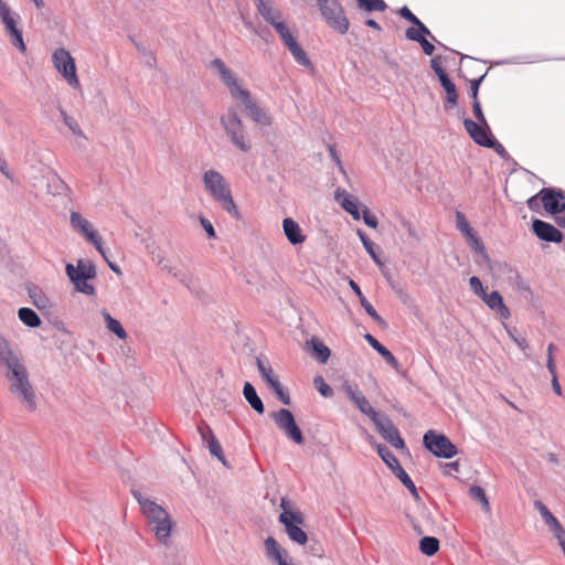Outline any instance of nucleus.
Returning a JSON list of instances; mask_svg holds the SVG:
<instances>
[{
    "mask_svg": "<svg viewBox=\"0 0 565 565\" xmlns=\"http://www.w3.org/2000/svg\"><path fill=\"white\" fill-rule=\"evenodd\" d=\"M210 67L216 71L231 93V96L239 100L244 106L247 116L256 124L260 126H270L273 124L271 116L252 98V94L248 89L243 88L234 73L226 66L223 60L214 58L210 63Z\"/></svg>",
    "mask_w": 565,
    "mask_h": 565,
    "instance_id": "f257e3e1",
    "label": "nucleus"
},
{
    "mask_svg": "<svg viewBox=\"0 0 565 565\" xmlns=\"http://www.w3.org/2000/svg\"><path fill=\"white\" fill-rule=\"evenodd\" d=\"M134 498L140 505L141 512L148 520V524L156 537L167 544L172 530V521L167 510L138 490H131Z\"/></svg>",
    "mask_w": 565,
    "mask_h": 565,
    "instance_id": "f03ea898",
    "label": "nucleus"
},
{
    "mask_svg": "<svg viewBox=\"0 0 565 565\" xmlns=\"http://www.w3.org/2000/svg\"><path fill=\"white\" fill-rule=\"evenodd\" d=\"M202 181L205 190L221 205V207L235 220H241L242 215L232 196L230 184L224 175L214 169H210L203 173Z\"/></svg>",
    "mask_w": 565,
    "mask_h": 565,
    "instance_id": "7ed1b4c3",
    "label": "nucleus"
},
{
    "mask_svg": "<svg viewBox=\"0 0 565 565\" xmlns=\"http://www.w3.org/2000/svg\"><path fill=\"white\" fill-rule=\"evenodd\" d=\"M10 392L21 401L28 411L34 412L38 407L36 395L29 380V373L24 364L8 371Z\"/></svg>",
    "mask_w": 565,
    "mask_h": 565,
    "instance_id": "20e7f679",
    "label": "nucleus"
},
{
    "mask_svg": "<svg viewBox=\"0 0 565 565\" xmlns=\"http://www.w3.org/2000/svg\"><path fill=\"white\" fill-rule=\"evenodd\" d=\"M220 121L226 136L237 149L243 152H248L252 149L244 124L234 107H230L227 111L221 116Z\"/></svg>",
    "mask_w": 565,
    "mask_h": 565,
    "instance_id": "39448f33",
    "label": "nucleus"
},
{
    "mask_svg": "<svg viewBox=\"0 0 565 565\" xmlns=\"http://www.w3.org/2000/svg\"><path fill=\"white\" fill-rule=\"evenodd\" d=\"M326 23L340 34L349 31L350 22L339 0H317Z\"/></svg>",
    "mask_w": 565,
    "mask_h": 565,
    "instance_id": "423d86ee",
    "label": "nucleus"
},
{
    "mask_svg": "<svg viewBox=\"0 0 565 565\" xmlns=\"http://www.w3.org/2000/svg\"><path fill=\"white\" fill-rule=\"evenodd\" d=\"M52 64L70 87L74 89L81 88L75 60L66 49L58 47L54 50Z\"/></svg>",
    "mask_w": 565,
    "mask_h": 565,
    "instance_id": "0eeeda50",
    "label": "nucleus"
},
{
    "mask_svg": "<svg viewBox=\"0 0 565 565\" xmlns=\"http://www.w3.org/2000/svg\"><path fill=\"white\" fill-rule=\"evenodd\" d=\"M70 223L72 230L84 236L88 243H90L95 249L107 260L108 249L104 247L103 238L98 232L94 228L93 224L85 218L79 212L72 211L70 213Z\"/></svg>",
    "mask_w": 565,
    "mask_h": 565,
    "instance_id": "6e6552de",
    "label": "nucleus"
},
{
    "mask_svg": "<svg viewBox=\"0 0 565 565\" xmlns=\"http://www.w3.org/2000/svg\"><path fill=\"white\" fill-rule=\"evenodd\" d=\"M377 455L385 462V465L391 469L394 476L399 479V481L405 486V488L411 492L415 500H419V494L417 488L407 472L401 466L398 459L395 455L384 445H376Z\"/></svg>",
    "mask_w": 565,
    "mask_h": 565,
    "instance_id": "1a4fd4ad",
    "label": "nucleus"
},
{
    "mask_svg": "<svg viewBox=\"0 0 565 565\" xmlns=\"http://www.w3.org/2000/svg\"><path fill=\"white\" fill-rule=\"evenodd\" d=\"M273 29L276 31V33L279 35L280 40L285 44V46L288 49L290 54L292 55L294 60L301 66H311V61L306 53V51L300 46V44L297 42L296 36L292 34L290 28L286 23L285 20H282L279 23H276Z\"/></svg>",
    "mask_w": 565,
    "mask_h": 565,
    "instance_id": "9d476101",
    "label": "nucleus"
},
{
    "mask_svg": "<svg viewBox=\"0 0 565 565\" xmlns=\"http://www.w3.org/2000/svg\"><path fill=\"white\" fill-rule=\"evenodd\" d=\"M424 446L438 458L450 459L457 455V447L444 434L428 430L423 437Z\"/></svg>",
    "mask_w": 565,
    "mask_h": 565,
    "instance_id": "9b49d317",
    "label": "nucleus"
},
{
    "mask_svg": "<svg viewBox=\"0 0 565 565\" xmlns=\"http://www.w3.org/2000/svg\"><path fill=\"white\" fill-rule=\"evenodd\" d=\"M270 418L274 420L276 426L285 433L287 438L297 445H301L303 443L302 433L295 420L294 414L289 409L280 408L273 412L270 413Z\"/></svg>",
    "mask_w": 565,
    "mask_h": 565,
    "instance_id": "f8f14e48",
    "label": "nucleus"
},
{
    "mask_svg": "<svg viewBox=\"0 0 565 565\" xmlns=\"http://www.w3.org/2000/svg\"><path fill=\"white\" fill-rule=\"evenodd\" d=\"M279 521L285 525V530L289 539L300 545H303L308 536L299 526L302 524L303 518L300 512L285 511L279 515Z\"/></svg>",
    "mask_w": 565,
    "mask_h": 565,
    "instance_id": "ddd939ff",
    "label": "nucleus"
},
{
    "mask_svg": "<svg viewBox=\"0 0 565 565\" xmlns=\"http://www.w3.org/2000/svg\"><path fill=\"white\" fill-rule=\"evenodd\" d=\"M343 391L350 401L356 406V408L364 415H366L373 423L382 416L379 412H376L367 398L363 395L356 384H351L345 382L343 384Z\"/></svg>",
    "mask_w": 565,
    "mask_h": 565,
    "instance_id": "4468645a",
    "label": "nucleus"
},
{
    "mask_svg": "<svg viewBox=\"0 0 565 565\" xmlns=\"http://www.w3.org/2000/svg\"><path fill=\"white\" fill-rule=\"evenodd\" d=\"M373 424L381 436L394 448L403 449L405 447V443L401 437L398 429L386 415L380 416Z\"/></svg>",
    "mask_w": 565,
    "mask_h": 565,
    "instance_id": "2eb2a0df",
    "label": "nucleus"
},
{
    "mask_svg": "<svg viewBox=\"0 0 565 565\" xmlns=\"http://www.w3.org/2000/svg\"><path fill=\"white\" fill-rule=\"evenodd\" d=\"M463 126L471 139L479 146L487 147L491 145V139L494 137L489 126L481 125L470 118L463 120Z\"/></svg>",
    "mask_w": 565,
    "mask_h": 565,
    "instance_id": "dca6fc26",
    "label": "nucleus"
},
{
    "mask_svg": "<svg viewBox=\"0 0 565 565\" xmlns=\"http://www.w3.org/2000/svg\"><path fill=\"white\" fill-rule=\"evenodd\" d=\"M544 209L551 214H558L565 210L564 196L561 191L544 188L539 192Z\"/></svg>",
    "mask_w": 565,
    "mask_h": 565,
    "instance_id": "f3484780",
    "label": "nucleus"
},
{
    "mask_svg": "<svg viewBox=\"0 0 565 565\" xmlns=\"http://www.w3.org/2000/svg\"><path fill=\"white\" fill-rule=\"evenodd\" d=\"M0 364L8 371L23 364L19 352L14 351L11 342L0 332Z\"/></svg>",
    "mask_w": 565,
    "mask_h": 565,
    "instance_id": "a211bd4d",
    "label": "nucleus"
},
{
    "mask_svg": "<svg viewBox=\"0 0 565 565\" xmlns=\"http://www.w3.org/2000/svg\"><path fill=\"white\" fill-rule=\"evenodd\" d=\"M532 230L540 239L545 242L561 243L563 239V234L558 228L539 218L533 221Z\"/></svg>",
    "mask_w": 565,
    "mask_h": 565,
    "instance_id": "6ab92c4d",
    "label": "nucleus"
},
{
    "mask_svg": "<svg viewBox=\"0 0 565 565\" xmlns=\"http://www.w3.org/2000/svg\"><path fill=\"white\" fill-rule=\"evenodd\" d=\"M264 545L269 559L276 562L278 565H295L290 561L289 553L282 548L273 536H268Z\"/></svg>",
    "mask_w": 565,
    "mask_h": 565,
    "instance_id": "aec40b11",
    "label": "nucleus"
},
{
    "mask_svg": "<svg viewBox=\"0 0 565 565\" xmlns=\"http://www.w3.org/2000/svg\"><path fill=\"white\" fill-rule=\"evenodd\" d=\"M534 508L541 514L545 524L554 533V536L559 540L565 537V530L561 522L553 515L548 508L540 500L534 501Z\"/></svg>",
    "mask_w": 565,
    "mask_h": 565,
    "instance_id": "412c9836",
    "label": "nucleus"
},
{
    "mask_svg": "<svg viewBox=\"0 0 565 565\" xmlns=\"http://www.w3.org/2000/svg\"><path fill=\"white\" fill-rule=\"evenodd\" d=\"M256 9L264 21L271 26L285 20L282 12L274 6L273 0H259Z\"/></svg>",
    "mask_w": 565,
    "mask_h": 565,
    "instance_id": "4be33fe9",
    "label": "nucleus"
},
{
    "mask_svg": "<svg viewBox=\"0 0 565 565\" xmlns=\"http://www.w3.org/2000/svg\"><path fill=\"white\" fill-rule=\"evenodd\" d=\"M306 350L320 364L327 363L331 355V350L317 337L306 342Z\"/></svg>",
    "mask_w": 565,
    "mask_h": 565,
    "instance_id": "5701e85b",
    "label": "nucleus"
},
{
    "mask_svg": "<svg viewBox=\"0 0 565 565\" xmlns=\"http://www.w3.org/2000/svg\"><path fill=\"white\" fill-rule=\"evenodd\" d=\"M65 270L76 291L86 296H94L96 294L95 287L88 282L92 278L78 276L73 264H67Z\"/></svg>",
    "mask_w": 565,
    "mask_h": 565,
    "instance_id": "b1692460",
    "label": "nucleus"
},
{
    "mask_svg": "<svg viewBox=\"0 0 565 565\" xmlns=\"http://www.w3.org/2000/svg\"><path fill=\"white\" fill-rule=\"evenodd\" d=\"M334 199L354 220L361 218L358 200L351 196L344 189L335 190Z\"/></svg>",
    "mask_w": 565,
    "mask_h": 565,
    "instance_id": "393cba45",
    "label": "nucleus"
},
{
    "mask_svg": "<svg viewBox=\"0 0 565 565\" xmlns=\"http://www.w3.org/2000/svg\"><path fill=\"white\" fill-rule=\"evenodd\" d=\"M481 299L487 303V306L491 309L497 311L499 317L501 319H509L511 313L509 308L504 305L503 298L500 295L499 291L493 290L490 294L484 292V295L481 297Z\"/></svg>",
    "mask_w": 565,
    "mask_h": 565,
    "instance_id": "a878e982",
    "label": "nucleus"
},
{
    "mask_svg": "<svg viewBox=\"0 0 565 565\" xmlns=\"http://www.w3.org/2000/svg\"><path fill=\"white\" fill-rule=\"evenodd\" d=\"M282 230L291 245H300L306 241V235L302 233L300 225L291 217L282 220Z\"/></svg>",
    "mask_w": 565,
    "mask_h": 565,
    "instance_id": "bb28decb",
    "label": "nucleus"
},
{
    "mask_svg": "<svg viewBox=\"0 0 565 565\" xmlns=\"http://www.w3.org/2000/svg\"><path fill=\"white\" fill-rule=\"evenodd\" d=\"M46 190L54 196L67 195L70 192L68 185L55 171H51L46 175Z\"/></svg>",
    "mask_w": 565,
    "mask_h": 565,
    "instance_id": "cd10ccee",
    "label": "nucleus"
},
{
    "mask_svg": "<svg viewBox=\"0 0 565 565\" xmlns=\"http://www.w3.org/2000/svg\"><path fill=\"white\" fill-rule=\"evenodd\" d=\"M367 343L390 364L394 370L398 371L399 363L392 352L381 344L372 334H365Z\"/></svg>",
    "mask_w": 565,
    "mask_h": 565,
    "instance_id": "c85d7f7f",
    "label": "nucleus"
},
{
    "mask_svg": "<svg viewBox=\"0 0 565 565\" xmlns=\"http://www.w3.org/2000/svg\"><path fill=\"white\" fill-rule=\"evenodd\" d=\"M243 395L244 398L247 401V403L250 405V407L259 415L264 414L265 406L262 401V398L258 396L255 387L249 383L246 382L243 386Z\"/></svg>",
    "mask_w": 565,
    "mask_h": 565,
    "instance_id": "c756f323",
    "label": "nucleus"
},
{
    "mask_svg": "<svg viewBox=\"0 0 565 565\" xmlns=\"http://www.w3.org/2000/svg\"><path fill=\"white\" fill-rule=\"evenodd\" d=\"M0 19L10 35L20 30L17 25L19 15L12 13L9 6L1 7Z\"/></svg>",
    "mask_w": 565,
    "mask_h": 565,
    "instance_id": "7c9ffc66",
    "label": "nucleus"
},
{
    "mask_svg": "<svg viewBox=\"0 0 565 565\" xmlns=\"http://www.w3.org/2000/svg\"><path fill=\"white\" fill-rule=\"evenodd\" d=\"M405 35L408 40L419 43L426 55H431L434 53L435 46L426 38L419 34L415 28H408Z\"/></svg>",
    "mask_w": 565,
    "mask_h": 565,
    "instance_id": "2f4dec72",
    "label": "nucleus"
},
{
    "mask_svg": "<svg viewBox=\"0 0 565 565\" xmlns=\"http://www.w3.org/2000/svg\"><path fill=\"white\" fill-rule=\"evenodd\" d=\"M103 317L106 323L107 329L116 334L120 340L127 339V332L121 326L120 321L113 318L109 312L103 311Z\"/></svg>",
    "mask_w": 565,
    "mask_h": 565,
    "instance_id": "473e14b6",
    "label": "nucleus"
},
{
    "mask_svg": "<svg viewBox=\"0 0 565 565\" xmlns=\"http://www.w3.org/2000/svg\"><path fill=\"white\" fill-rule=\"evenodd\" d=\"M18 317L25 326L30 328H36L41 324V318L31 308H20L18 311Z\"/></svg>",
    "mask_w": 565,
    "mask_h": 565,
    "instance_id": "72a5a7b5",
    "label": "nucleus"
},
{
    "mask_svg": "<svg viewBox=\"0 0 565 565\" xmlns=\"http://www.w3.org/2000/svg\"><path fill=\"white\" fill-rule=\"evenodd\" d=\"M439 82L447 94V102L451 106H456L458 102V94L454 82L449 78L448 74L440 76Z\"/></svg>",
    "mask_w": 565,
    "mask_h": 565,
    "instance_id": "f704fd0d",
    "label": "nucleus"
},
{
    "mask_svg": "<svg viewBox=\"0 0 565 565\" xmlns=\"http://www.w3.org/2000/svg\"><path fill=\"white\" fill-rule=\"evenodd\" d=\"M439 540L435 536H424L419 541V550L426 556H433L439 551Z\"/></svg>",
    "mask_w": 565,
    "mask_h": 565,
    "instance_id": "c9c22d12",
    "label": "nucleus"
},
{
    "mask_svg": "<svg viewBox=\"0 0 565 565\" xmlns=\"http://www.w3.org/2000/svg\"><path fill=\"white\" fill-rule=\"evenodd\" d=\"M256 363L260 377L267 383V385L278 380V376L274 373L269 362L264 361L262 358H257Z\"/></svg>",
    "mask_w": 565,
    "mask_h": 565,
    "instance_id": "e433bc0d",
    "label": "nucleus"
},
{
    "mask_svg": "<svg viewBox=\"0 0 565 565\" xmlns=\"http://www.w3.org/2000/svg\"><path fill=\"white\" fill-rule=\"evenodd\" d=\"M469 497L479 502L486 512L490 511V503L487 498L486 491L480 486H471L469 488Z\"/></svg>",
    "mask_w": 565,
    "mask_h": 565,
    "instance_id": "4c0bfd02",
    "label": "nucleus"
},
{
    "mask_svg": "<svg viewBox=\"0 0 565 565\" xmlns=\"http://www.w3.org/2000/svg\"><path fill=\"white\" fill-rule=\"evenodd\" d=\"M456 227L467 239L476 234V231L470 226L465 214L460 211L456 212Z\"/></svg>",
    "mask_w": 565,
    "mask_h": 565,
    "instance_id": "58836bf2",
    "label": "nucleus"
},
{
    "mask_svg": "<svg viewBox=\"0 0 565 565\" xmlns=\"http://www.w3.org/2000/svg\"><path fill=\"white\" fill-rule=\"evenodd\" d=\"M75 271L78 276L84 278H95L96 277V267L89 260L79 259L77 260V265L75 266Z\"/></svg>",
    "mask_w": 565,
    "mask_h": 565,
    "instance_id": "ea45409f",
    "label": "nucleus"
},
{
    "mask_svg": "<svg viewBox=\"0 0 565 565\" xmlns=\"http://www.w3.org/2000/svg\"><path fill=\"white\" fill-rule=\"evenodd\" d=\"M360 239L367 252V254L371 256V258L376 263L377 265H382L381 258L375 252V244L363 233L362 231L358 232Z\"/></svg>",
    "mask_w": 565,
    "mask_h": 565,
    "instance_id": "a19ab883",
    "label": "nucleus"
},
{
    "mask_svg": "<svg viewBox=\"0 0 565 565\" xmlns=\"http://www.w3.org/2000/svg\"><path fill=\"white\" fill-rule=\"evenodd\" d=\"M60 114L64 124L75 136L84 137V134L75 118L68 116L62 107H60Z\"/></svg>",
    "mask_w": 565,
    "mask_h": 565,
    "instance_id": "79ce46f5",
    "label": "nucleus"
},
{
    "mask_svg": "<svg viewBox=\"0 0 565 565\" xmlns=\"http://www.w3.org/2000/svg\"><path fill=\"white\" fill-rule=\"evenodd\" d=\"M268 386L274 391L277 398L285 405L290 404V396L287 390L280 384L279 379L268 384Z\"/></svg>",
    "mask_w": 565,
    "mask_h": 565,
    "instance_id": "37998d69",
    "label": "nucleus"
},
{
    "mask_svg": "<svg viewBox=\"0 0 565 565\" xmlns=\"http://www.w3.org/2000/svg\"><path fill=\"white\" fill-rule=\"evenodd\" d=\"M206 447L212 456L216 457L224 466H227L226 458L217 438H212V440L206 444Z\"/></svg>",
    "mask_w": 565,
    "mask_h": 565,
    "instance_id": "c03bdc74",
    "label": "nucleus"
},
{
    "mask_svg": "<svg viewBox=\"0 0 565 565\" xmlns=\"http://www.w3.org/2000/svg\"><path fill=\"white\" fill-rule=\"evenodd\" d=\"M359 6L364 10L371 11H384L387 6L383 0H358Z\"/></svg>",
    "mask_w": 565,
    "mask_h": 565,
    "instance_id": "a18cd8bd",
    "label": "nucleus"
},
{
    "mask_svg": "<svg viewBox=\"0 0 565 565\" xmlns=\"http://www.w3.org/2000/svg\"><path fill=\"white\" fill-rule=\"evenodd\" d=\"M313 384L317 391L323 396V397H331L333 395V391L329 384L326 383L322 376H316L313 379Z\"/></svg>",
    "mask_w": 565,
    "mask_h": 565,
    "instance_id": "49530a36",
    "label": "nucleus"
},
{
    "mask_svg": "<svg viewBox=\"0 0 565 565\" xmlns=\"http://www.w3.org/2000/svg\"><path fill=\"white\" fill-rule=\"evenodd\" d=\"M468 241L475 253L481 255L486 259H489L486 247L481 239L478 237L477 233L473 234L472 237H469Z\"/></svg>",
    "mask_w": 565,
    "mask_h": 565,
    "instance_id": "de8ad7c7",
    "label": "nucleus"
},
{
    "mask_svg": "<svg viewBox=\"0 0 565 565\" xmlns=\"http://www.w3.org/2000/svg\"><path fill=\"white\" fill-rule=\"evenodd\" d=\"M31 298L33 299V305L38 309H44L47 306V298L42 294L41 290H33L30 292Z\"/></svg>",
    "mask_w": 565,
    "mask_h": 565,
    "instance_id": "09e8293b",
    "label": "nucleus"
},
{
    "mask_svg": "<svg viewBox=\"0 0 565 565\" xmlns=\"http://www.w3.org/2000/svg\"><path fill=\"white\" fill-rule=\"evenodd\" d=\"M360 303L371 318H373L377 322H382L381 316L376 312L374 307L371 305V302L367 301V299L364 296H361Z\"/></svg>",
    "mask_w": 565,
    "mask_h": 565,
    "instance_id": "8fccbe9b",
    "label": "nucleus"
},
{
    "mask_svg": "<svg viewBox=\"0 0 565 565\" xmlns=\"http://www.w3.org/2000/svg\"><path fill=\"white\" fill-rule=\"evenodd\" d=\"M11 38V44L17 47L21 53H25L26 46L23 41L22 31H14L13 34L10 35Z\"/></svg>",
    "mask_w": 565,
    "mask_h": 565,
    "instance_id": "3c124183",
    "label": "nucleus"
},
{
    "mask_svg": "<svg viewBox=\"0 0 565 565\" xmlns=\"http://www.w3.org/2000/svg\"><path fill=\"white\" fill-rule=\"evenodd\" d=\"M469 285H470V288L473 291V294L477 295L478 297L481 298L484 295L486 290L482 286L481 280L479 279V277H477V276L470 277Z\"/></svg>",
    "mask_w": 565,
    "mask_h": 565,
    "instance_id": "603ef678",
    "label": "nucleus"
},
{
    "mask_svg": "<svg viewBox=\"0 0 565 565\" xmlns=\"http://www.w3.org/2000/svg\"><path fill=\"white\" fill-rule=\"evenodd\" d=\"M430 67L433 68L435 74L438 76V78H440V76L447 75V73L445 72V70L441 66V56L440 55H436L430 58Z\"/></svg>",
    "mask_w": 565,
    "mask_h": 565,
    "instance_id": "864d4df0",
    "label": "nucleus"
},
{
    "mask_svg": "<svg viewBox=\"0 0 565 565\" xmlns=\"http://www.w3.org/2000/svg\"><path fill=\"white\" fill-rule=\"evenodd\" d=\"M472 111H473L475 117L478 120L477 122H480L481 125L487 126V119L483 115L481 104L478 99H476V102L472 103Z\"/></svg>",
    "mask_w": 565,
    "mask_h": 565,
    "instance_id": "5fc2aeb1",
    "label": "nucleus"
},
{
    "mask_svg": "<svg viewBox=\"0 0 565 565\" xmlns=\"http://www.w3.org/2000/svg\"><path fill=\"white\" fill-rule=\"evenodd\" d=\"M399 15L416 25L420 20L408 9L407 6H404L399 9Z\"/></svg>",
    "mask_w": 565,
    "mask_h": 565,
    "instance_id": "6e6d98bb",
    "label": "nucleus"
},
{
    "mask_svg": "<svg viewBox=\"0 0 565 565\" xmlns=\"http://www.w3.org/2000/svg\"><path fill=\"white\" fill-rule=\"evenodd\" d=\"M363 221L371 228L377 227L379 222L376 216L373 215L366 206L363 209Z\"/></svg>",
    "mask_w": 565,
    "mask_h": 565,
    "instance_id": "4d7b16f0",
    "label": "nucleus"
},
{
    "mask_svg": "<svg viewBox=\"0 0 565 565\" xmlns=\"http://www.w3.org/2000/svg\"><path fill=\"white\" fill-rule=\"evenodd\" d=\"M198 430L201 435V438L203 440V443L206 445L210 440H212V438H216L213 430L211 429L210 426L207 425H203V426H199L198 427Z\"/></svg>",
    "mask_w": 565,
    "mask_h": 565,
    "instance_id": "13d9d810",
    "label": "nucleus"
},
{
    "mask_svg": "<svg viewBox=\"0 0 565 565\" xmlns=\"http://www.w3.org/2000/svg\"><path fill=\"white\" fill-rule=\"evenodd\" d=\"M484 76H486V74H483L479 78H475V79L470 81L469 94H470V97L473 99V102H476V99H478L479 87H480V84L482 83Z\"/></svg>",
    "mask_w": 565,
    "mask_h": 565,
    "instance_id": "bf43d9fd",
    "label": "nucleus"
},
{
    "mask_svg": "<svg viewBox=\"0 0 565 565\" xmlns=\"http://www.w3.org/2000/svg\"><path fill=\"white\" fill-rule=\"evenodd\" d=\"M200 223H201L202 227L204 228V231L206 232L209 238H215L216 237V233H215V230L213 227V224L207 218L201 216L200 217Z\"/></svg>",
    "mask_w": 565,
    "mask_h": 565,
    "instance_id": "052dcab7",
    "label": "nucleus"
},
{
    "mask_svg": "<svg viewBox=\"0 0 565 565\" xmlns=\"http://www.w3.org/2000/svg\"><path fill=\"white\" fill-rule=\"evenodd\" d=\"M486 148L493 149L501 158L507 157L505 148L494 137L491 139V145H488Z\"/></svg>",
    "mask_w": 565,
    "mask_h": 565,
    "instance_id": "680f3d73",
    "label": "nucleus"
},
{
    "mask_svg": "<svg viewBox=\"0 0 565 565\" xmlns=\"http://www.w3.org/2000/svg\"><path fill=\"white\" fill-rule=\"evenodd\" d=\"M415 26V30L418 31L419 34H422L424 38L430 36L433 41L437 42L436 38L431 34L429 29L422 21H419Z\"/></svg>",
    "mask_w": 565,
    "mask_h": 565,
    "instance_id": "e2e57ef3",
    "label": "nucleus"
},
{
    "mask_svg": "<svg viewBox=\"0 0 565 565\" xmlns=\"http://www.w3.org/2000/svg\"><path fill=\"white\" fill-rule=\"evenodd\" d=\"M0 171L9 180L13 181V175L8 169V162L4 157L0 156Z\"/></svg>",
    "mask_w": 565,
    "mask_h": 565,
    "instance_id": "0e129e2a",
    "label": "nucleus"
},
{
    "mask_svg": "<svg viewBox=\"0 0 565 565\" xmlns=\"http://www.w3.org/2000/svg\"><path fill=\"white\" fill-rule=\"evenodd\" d=\"M402 226H403V228H405L407 231L409 236H412V237H416L417 236L416 230H415V227H414V225L412 224L411 221L403 220L402 221Z\"/></svg>",
    "mask_w": 565,
    "mask_h": 565,
    "instance_id": "69168bd1",
    "label": "nucleus"
},
{
    "mask_svg": "<svg viewBox=\"0 0 565 565\" xmlns=\"http://www.w3.org/2000/svg\"><path fill=\"white\" fill-rule=\"evenodd\" d=\"M539 198H541V195H539V193H537V194H535V195L531 196V198L527 200L526 204H527V207H529L531 211H535V210H537V207H539Z\"/></svg>",
    "mask_w": 565,
    "mask_h": 565,
    "instance_id": "338daca9",
    "label": "nucleus"
},
{
    "mask_svg": "<svg viewBox=\"0 0 565 565\" xmlns=\"http://www.w3.org/2000/svg\"><path fill=\"white\" fill-rule=\"evenodd\" d=\"M546 367H547L548 372L551 373L552 377H554V374H556V363H555L554 356H547Z\"/></svg>",
    "mask_w": 565,
    "mask_h": 565,
    "instance_id": "774afa93",
    "label": "nucleus"
}]
</instances>
